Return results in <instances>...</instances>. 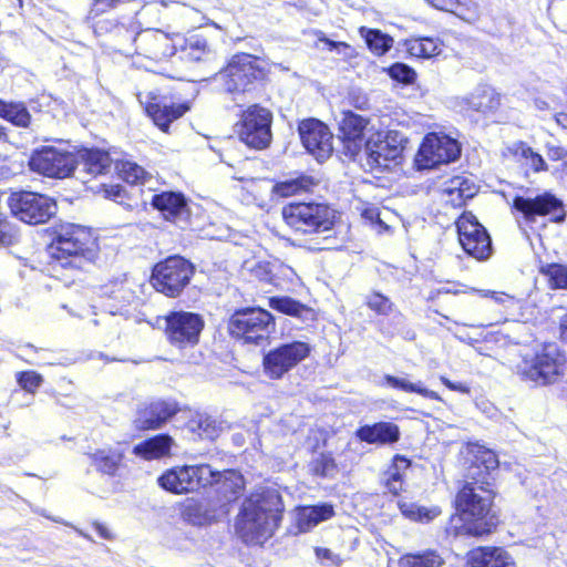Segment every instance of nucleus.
Segmentation results:
<instances>
[{"label":"nucleus","instance_id":"nucleus-1","mask_svg":"<svg viewBox=\"0 0 567 567\" xmlns=\"http://www.w3.org/2000/svg\"><path fill=\"white\" fill-rule=\"evenodd\" d=\"M284 502L276 487H265L247 497L236 520V533L246 544H262L278 528Z\"/></svg>","mask_w":567,"mask_h":567},{"label":"nucleus","instance_id":"nucleus-2","mask_svg":"<svg viewBox=\"0 0 567 567\" xmlns=\"http://www.w3.org/2000/svg\"><path fill=\"white\" fill-rule=\"evenodd\" d=\"M51 267L79 271L93 262L97 256V244L85 227L70 224L62 226L48 247Z\"/></svg>","mask_w":567,"mask_h":567},{"label":"nucleus","instance_id":"nucleus-3","mask_svg":"<svg viewBox=\"0 0 567 567\" xmlns=\"http://www.w3.org/2000/svg\"><path fill=\"white\" fill-rule=\"evenodd\" d=\"M493 492L477 482L466 483L456 496V505L465 522L464 533L473 536H482L492 532L495 527L493 517H487L493 501Z\"/></svg>","mask_w":567,"mask_h":567},{"label":"nucleus","instance_id":"nucleus-4","mask_svg":"<svg viewBox=\"0 0 567 567\" xmlns=\"http://www.w3.org/2000/svg\"><path fill=\"white\" fill-rule=\"evenodd\" d=\"M282 218L296 233L322 234L332 230L336 210L324 203L297 202L282 208Z\"/></svg>","mask_w":567,"mask_h":567},{"label":"nucleus","instance_id":"nucleus-5","mask_svg":"<svg viewBox=\"0 0 567 567\" xmlns=\"http://www.w3.org/2000/svg\"><path fill=\"white\" fill-rule=\"evenodd\" d=\"M566 362L564 353L556 343L544 344L532 357H523L516 365V372L523 379L539 385L553 383L561 373Z\"/></svg>","mask_w":567,"mask_h":567},{"label":"nucleus","instance_id":"nucleus-6","mask_svg":"<svg viewBox=\"0 0 567 567\" xmlns=\"http://www.w3.org/2000/svg\"><path fill=\"white\" fill-rule=\"evenodd\" d=\"M274 328L272 316L260 308L237 310L228 322V330L234 338L256 346L266 341Z\"/></svg>","mask_w":567,"mask_h":567},{"label":"nucleus","instance_id":"nucleus-7","mask_svg":"<svg viewBox=\"0 0 567 567\" xmlns=\"http://www.w3.org/2000/svg\"><path fill=\"white\" fill-rule=\"evenodd\" d=\"M216 474L208 464L175 466L165 471L158 478V485L174 494H186L207 487Z\"/></svg>","mask_w":567,"mask_h":567},{"label":"nucleus","instance_id":"nucleus-8","mask_svg":"<svg viewBox=\"0 0 567 567\" xmlns=\"http://www.w3.org/2000/svg\"><path fill=\"white\" fill-rule=\"evenodd\" d=\"M194 266L179 256H173L158 262L152 274L154 288L167 297L178 296L189 284Z\"/></svg>","mask_w":567,"mask_h":567},{"label":"nucleus","instance_id":"nucleus-9","mask_svg":"<svg viewBox=\"0 0 567 567\" xmlns=\"http://www.w3.org/2000/svg\"><path fill=\"white\" fill-rule=\"evenodd\" d=\"M7 203L11 214L27 224L47 223L56 213L52 198L34 192H13Z\"/></svg>","mask_w":567,"mask_h":567},{"label":"nucleus","instance_id":"nucleus-10","mask_svg":"<svg viewBox=\"0 0 567 567\" xmlns=\"http://www.w3.org/2000/svg\"><path fill=\"white\" fill-rule=\"evenodd\" d=\"M404 143L406 138L399 131L372 133L364 144L367 165L371 171L388 168L401 156Z\"/></svg>","mask_w":567,"mask_h":567},{"label":"nucleus","instance_id":"nucleus-11","mask_svg":"<svg viewBox=\"0 0 567 567\" xmlns=\"http://www.w3.org/2000/svg\"><path fill=\"white\" fill-rule=\"evenodd\" d=\"M264 76L258 59L246 53L234 55L221 73L225 90L233 94L249 92Z\"/></svg>","mask_w":567,"mask_h":567},{"label":"nucleus","instance_id":"nucleus-12","mask_svg":"<svg viewBox=\"0 0 567 567\" xmlns=\"http://www.w3.org/2000/svg\"><path fill=\"white\" fill-rule=\"evenodd\" d=\"M78 157L70 151L55 146H43L33 151L30 168L51 178H65L75 169Z\"/></svg>","mask_w":567,"mask_h":567},{"label":"nucleus","instance_id":"nucleus-13","mask_svg":"<svg viewBox=\"0 0 567 567\" xmlns=\"http://www.w3.org/2000/svg\"><path fill=\"white\" fill-rule=\"evenodd\" d=\"M311 347L303 341L280 344L264 355V373L272 380L281 379L286 373L309 357Z\"/></svg>","mask_w":567,"mask_h":567},{"label":"nucleus","instance_id":"nucleus-14","mask_svg":"<svg viewBox=\"0 0 567 567\" xmlns=\"http://www.w3.org/2000/svg\"><path fill=\"white\" fill-rule=\"evenodd\" d=\"M272 114L259 105L248 107L241 115L238 135L247 146L264 150L271 142Z\"/></svg>","mask_w":567,"mask_h":567},{"label":"nucleus","instance_id":"nucleus-15","mask_svg":"<svg viewBox=\"0 0 567 567\" xmlns=\"http://www.w3.org/2000/svg\"><path fill=\"white\" fill-rule=\"evenodd\" d=\"M460 154L461 148L455 140L446 135L431 133L424 137L415 156V164L419 169H430L454 162Z\"/></svg>","mask_w":567,"mask_h":567},{"label":"nucleus","instance_id":"nucleus-16","mask_svg":"<svg viewBox=\"0 0 567 567\" xmlns=\"http://www.w3.org/2000/svg\"><path fill=\"white\" fill-rule=\"evenodd\" d=\"M458 240L466 254L485 260L492 254V240L486 229L472 213H463L456 220Z\"/></svg>","mask_w":567,"mask_h":567},{"label":"nucleus","instance_id":"nucleus-17","mask_svg":"<svg viewBox=\"0 0 567 567\" xmlns=\"http://www.w3.org/2000/svg\"><path fill=\"white\" fill-rule=\"evenodd\" d=\"M204 320L194 312L174 311L166 317V329L171 344L182 349L197 344Z\"/></svg>","mask_w":567,"mask_h":567},{"label":"nucleus","instance_id":"nucleus-18","mask_svg":"<svg viewBox=\"0 0 567 567\" xmlns=\"http://www.w3.org/2000/svg\"><path fill=\"white\" fill-rule=\"evenodd\" d=\"M298 131L302 145L317 161L322 162L330 157L333 152V135L326 124L308 118L299 124Z\"/></svg>","mask_w":567,"mask_h":567},{"label":"nucleus","instance_id":"nucleus-19","mask_svg":"<svg viewBox=\"0 0 567 567\" xmlns=\"http://www.w3.org/2000/svg\"><path fill=\"white\" fill-rule=\"evenodd\" d=\"M513 207L522 213L527 221H534L536 216L551 215L554 221L560 223L566 215L563 202L549 193L538 195L535 198L516 196L513 200Z\"/></svg>","mask_w":567,"mask_h":567},{"label":"nucleus","instance_id":"nucleus-20","mask_svg":"<svg viewBox=\"0 0 567 567\" xmlns=\"http://www.w3.org/2000/svg\"><path fill=\"white\" fill-rule=\"evenodd\" d=\"M134 43L138 54L154 61H161L175 54L173 40L158 29L136 31Z\"/></svg>","mask_w":567,"mask_h":567},{"label":"nucleus","instance_id":"nucleus-21","mask_svg":"<svg viewBox=\"0 0 567 567\" xmlns=\"http://www.w3.org/2000/svg\"><path fill=\"white\" fill-rule=\"evenodd\" d=\"M178 411V404L174 400H155L138 409L134 425L141 431L157 430Z\"/></svg>","mask_w":567,"mask_h":567},{"label":"nucleus","instance_id":"nucleus-22","mask_svg":"<svg viewBox=\"0 0 567 567\" xmlns=\"http://www.w3.org/2000/svg\"><path fill=\"white\" fill-rule=\"evenodd\" d=\"M140 102L145 105V111L152 117L154 124L163 132H167L169 124L183 116L188 111V105L181 104H166L153 93L143 95L138 94Z\"/></svg>","mask_w":567,"mask_h":567},{"label":"nucleus","instance_id":"nucleus-23","mask_svg":"<svg viewBox=\"0 0 567 567\" xmlns=\"http://www.w3.org/2000/svg\"><path fill=\"white\" fill-rule=\"evenodd\" d=\"M151 204L161 212L166 220L179 223L186 221L189 217L187 199L182 193L162 192L155 194L152 197Z\"/></svg>","mask_w":567,"mask_h":567},{"label":"nucleus","instance_id":"nucleus-24","mask_svg":"<svg viewBox=\"0 0 567 567\" xmlns=\"http://www.w3.org/2000/svg\"><path fill=\"white\" fill-rule=\"evenodd\" d=\"M368 125V120L361 115L347 111L342 113V118L339 123V130L343 140L347 152L354 156L362 147V138Z\"/></svg>","mask_w":567,"mask_h":567},{"label":"nucleus","instance_id":"nucleus-25","mask_svg":"<svg viewBox=\"0 0 567 567\" xmlns=\"http://www.w3.org/2000/svg\"><path fill=\"white\" fill-rule=\"evenodd\" d=\"M470 567H516L513 557L502 547H477L467 555Z\"/></svg>","mask_w":567,"mask_h":567},{"label":"nucleus","instance_id":"nucleus-26","mask_svg":"<svg viewBox=\"0 0 567 567\" xmlns=\"http://www.w3.org/2000/svg\"><path fill=\"white\" fill-rule=\"evenodd\" d=\"M357 437L368 444L386 445L400 440V429L392 422H378L372 425L360 426Z\"/></svg>","mask_w":567,"mask_h":567},{"label":"nucleus","instance_id":"nucleus-27","mask_svg":"<svg viewBox=\"0 0 567 567\" xmlns=\"http://www.w3.org/2000/svg\"><path fill=\"white\" fill-rule=\"evenodd\" d=\"M175 441L168 434H157L133 446L132 453L145 461L161 460L171 455Z\"/></svg>","mask_w":567,"mask_h":567},{"label":"nucleus","instance_id":"nucleus-28","mask_svg":"<svg viewBox=\"0 0 567 567\" xmlns=\"http://www.w3.org/2000/svg\"><path fill=\"white\" fill-rule=\"evenodd\" d=\"M477 189L473 181L464 176H454L442 188L444 200L453 207H461L475 196Z\"/></svg>","mask_w":567,"mask_h":567},{"label":"nucleus","instance_id":"nucleus-29","mask_svg":"<svg viewBox=\"0 0 567 567\" xmlns=\"http://www.w3.org/2000/svg\"><path fill=\"white\" fill-rule=\"evenodd\" d=\"M81 162L76 166H81V171L92 176L107 174L112 166V158L109 153L101 150H84L81 155Z\"/></svg>","mask_w":567,"mask_h":567},{"label":"nucleus","instance_id":"nucleus-30","mask_svg":"<svg viewBox=\"0 0 567 567\" xmlns=\"http://www.w3.org/2000/svg\"><path fill=\"white\" fill-rule=\"evenodd\" d=\"M91 465L102 474L115 476L123 461V453L118 450L107 447L100 449L90 455Z\"/></svg>","mask_w":567,"mask_h":567},{"label":"nucleus","instance_id":"nucleus-31","mask_svg":"<svg viewBox=\"0 0 567 567\" xmlns=\"http://www.w3.org/2000/svg\"><path fill=\"white\" fill-rule=\"evenodd\" d=\"M135 287V284L126 277L104 287V293L117 305L116 311H111L112 315L134 301L136 298Z\"/></svg>","mask_w":567,"mask_h":567},{"label":"nucleus","instance_id":"nucleus-32","mask_svg":"<svg viewBox=\"0 0 567 567\" xmlns=\"http://www.w3.org/2000/svg\"><path fill=\"white\" fill-rule=\"evenodd\" d=\"M213 474L216 476L209 486L218 485V492L223 494L226 502L235 499L244 488V478L236 471L213 470Z\"/></svg>","mask_w":567,"mask_h":567},{"label":"nucleus","instance_id":"nucleus-33","mask_svg":"<svg viewBox=\"0 0 567 567\" xmlns=\"http://www.w3.org/2000/svg\"><path fill=\"white\" fill-rule=\"evenodd\" d=\"M333 514V507L329 504L302 507L298 513V527L300 532H308L319 523L331 518Z\"/></svg>","mask_w":567,"mask_h":567},{"label":"nucleus","instance_id":"nucleus-34","mask_svg":"<svg viewBox=\"0 0 567 567\" xmlns=\"http://www.w3.org/2000/svg\"><path fill=\"white\" fill-rule=\"evenodd\" d=\"M401 514L411 522L427 524L442 513L436 505L423 506L414 502L400 501L398 503Z\"/></svg>","mask_w":567,"mask_h":567},{"label":"nucleus","instance_id":"nucleus-35","mask_svg":"<svg viewBox=\"0 0 567 567\" xmlns=\"http://www.w3.org/2000/svg\"><path fill=\"white\" fill-rule=\"evenodd\" d=\"M470 105L477 112H493L501 105V96L494 89L483 86L472 94Z\"/></svg>","mask_w":567,"mask_h":567},{"label":"nucleus","instance_id":"nucleus-36","mask_svg":"<svg viewBox=\"0 0 567 567\" xmlns=\"http://www.w3.org/2000/svg\"><path fill=\"white\" fill-rule=\"evenodd\" d=\"M0 116L20 127H28L31 123V114L21 102L7 103L0 100Z\"/></svg>","mask_w":567,"mask_h":567},{"label":"nucleus","instance_id":"nucleus-37","mask_svg":"<svg viewBox=\"0 0 567 567\" xmlns=\"http://www.w3.org/2000/svg\"><path fill=\"white\" fill-rule=\"evenodd\" d=\"M185 522L194 526H203L209 524L214 519V515L209 512L206 504L200 502H188L182 512Z\"/></svg>","mask_w":567,"mask_h":567},{"label":"nucleus","instance_id":"nucleus-38","mask_svg":"<svg viewBox=\"0 0 567 567\" xmlns=\"http://www.w3.org/2000/svg\"><path fill=\"white\" fill-rule=\"evenodd\" d=\"M410 466V461L401 455H395L393 464L388 472L385 481L386 488L390 493L396 495L403 489V472Z\"/></svg>","mask_w":567,"mask_h":567},{"label":"nucleus","instance_id":"nucleus-39","mask_svg":"<svg viewBox=\"0 0 567 567\" xmlns=\"http://www.w3.org/2000/svg\"><path fill=\"white\" fill-rule=\"evenodd\" d=\"M189 430L203 440H214L218 436L216 420L206 414H197L188 422Z\"/></svg>","mask_w":567,"mask_h":567},{"label":"nucleus","instance_id":"nucleus-40","mask_svg":"<svg viewBox=\"0 0 567 567\" xmlns=\"http://www.w3.org/2000/svg\"><path fill=\"white\" fill-rule=\"evenodd\" d=\"M360 32L375 55H383L392 48L393 39L379 30L361 28Z\"/></svg>","mask_w":567,"mask_h":567},{"label":"nucleus","instance_id":"nucleus-41","mask_svg":"<svg viewBox=\"0 0 567 567\" xmlns=\"http://www.w3.org/2000/svg\"><path fill=\"white\" fill-rule=\"evenodd\" d=\"M309 472L319 477H333L337 474V464L330 453L313 455L308 464Z\"/></svg>","mask_w":567,"mask_h":567},{"label":"nucleus","instance_id":"nucleus-42","mask_svg":"<svg viewBox=\"0 0 567 567\" xmlns=\"http://www.w3.org/2000/svg\"><path fill=\"white\" fill-rule=\"evenodd\" d=\"M384 380L386 384L392 388L400 389L405 392L417 393L424 398L441 401L440 395L435 391L424 388L421 382L412 383L406 379L396 378L390 374H386Z\"/></svg>","mask_w":567,"mask_h":567},{"label":"nucleus","instance_id":"nucleus-43","mask_svg":"<svg viewBox=\"0 0 567 567\" xmlns=\"http://www.w3.org/2000/svg\"><path fill=\"white\" fill-rule=\"evenodd\" d=\"M408 51L416 58H432L441 52L439 43L432 38H415L406 42Z\"/></svg>","mask_w":567,"mask_h":567},{"label":"nucleus","instance_id":"nucleus-44","mask_svg":"<svg viewBox=\"0 0 567 567\" xmlns=\"http://www.w3.org/2000/svg\"><path fill=\"white\" fill-rule=\"evenodd\" d=\"M443 564V559L435 551L409 554L400 560V567H442Z\"/></svg>","mask_w":567,"mask_h":567},{"label":"nucleus","instance_id":"nucleus-45","mask_svg":"<svg viewBox=\"0 0 567 567\" xmlns=\"http://www.w3.org/2000/svg\"><path fill=\"white\" fill-rule=\"evenodd\" d=\"M183 50L186 53L187 59L192 61H200L208 53V45L205 38L194 34L185 40Z\"/></svg>","mask_w":567,"mask_h":567},{"label":"nucleus","instance_id":"nucleus-46","mask_svg":"<svg viewBox=\"0 0 567 567\" xmlns=\"http://www.w3.org/2000/svg\"><path fill=\"white\" fill-rule=\"evenodd\" d=\"M542 274L548 277L553 289H567V266L549 264L542 268Z\"/></svg>","mask_w":567,"mask_h":567},{"label":"nucleus","instance_id":"nucleus-47","mask_svg":"<svg viewBox=\"0 0 567 567\" xmlns=\"http://www.w3.org/2000/svg\"><path fill=\"white\" fill-rule=\"evenodd\" d=\"M310 185L308 177L288 179L274 186V192L281 197L292 196L300 190H306Z\"/></svg>","mask_w":567,"mask_h":567},{"label":"nucleus","instance_id":"nucleus-48","mask_svg":"<svg viewBox=\"0 0 567 567\" xmlns=\"http://www.w3.org/2000/svg\"><path fill=\"white\" fill-rule=\"evenodd\" d=\"M270 306L282 313L295 317H301L308 310L303 305L289 297L272 298Z\"/></svg>","mask_w":567,"mask_h":567},{"label":"nucleus","instance_id":"nucleus-49","mask_svg":"<svg viewBox=\"0 0 567 567\" xmlns=\"http://www.w3.org/2000/svg\"><path fill=\"white\" fill-rule=\"evenodd\" d=\"M449 11L455 12L467 22H475L480 18V6L473 0H456L455 7Z\"/></svg>","mask_w":567,"mask_h":567},{"label":"nucleus","instance_id":"nucleus-50","mask_svg":"<svg viewBox=\"0 0 567 567\" xmlns=\"http://www.w3.org/2000/svg\"><path fill=\"white\" fill-rule=\"evenodd\" d=\"M517 153L524 159L526 166L530 167L534 172H542L547 169V165L543 156L533 151L532 147L522 144Z\"/></svg>","mask_w":567,"mask_h":567},{"label":"nucleus","instance_id":"nucleus-51","mask_svg":"<svg viewBox=\"0 0 567 567\" xmlns=\"http://www.w3.org/2000/svg\"><path fill=\"white\" fill-rule=\"evenodd\" d=\"M120 175L128 184L144 183L146 172L140 165L132 162H123L118 167Z\"/></svg>","mask_w":567,"mask_h":567},{"label":"nucleus","instance_id":"nucleus-52","mask_svg":"<svg viewBox=\"0 0 567 567\" xmlns=\"http://www.w3.org/2000/svg\"><path fill=\"white\" fill-rule=\"evenodd\" d=\"M367 306L381 316H389L394 308L393 302L379 292H372L365 298Z\"/></svg>","mask_w":567,"mask_h":567},{"label":"nucleus","instance_id":"nucleus-53","mask_svg":"<svg viewBox=\"0 0 567 567\" xmlns=\"http://www.w3.org/2000/svg\"><path fill=\"white\" fill-rule=\"evenodd\" d=\"M389 74L393 80L405 84H412L416 78L415 71L403 63H394L389 69Z\"/></svg>","mask_w":567,"mask_h":567},{"label":"nucleus","instance_id":"nucleus-54","mask_svg":"<svg viewBox=\"0 0 567 567\" xmlns=\"http://www.w3.org/2000/svg\"><path fill=\"white\" fill-rule=\"evenodd\" d=\"M19 385L28 391L34 392L42 383V377L34 371H25L17 374Z\"/></svg>","mask_w":567,"mask_h":567},{"label":"nucleus","instance_id":"nucleus-55","mask_svg":"<svg viewBox=\"0 0 567 567\" xmlns=\"http://www.w3.org/2000/svg\"><path fill=\"white\" fill-rule=\"evenodd\" d=\"M123 0H92L89 18L94 19L112 9H114Z\"/></svg>","mask_w":567,"mask_h":567},{"label":"nucleus","instance_id":"nucleus-56","mask_svg":"<svg viewBox=\"0 0 567 567\" xmlns=\"http://www.w3.org/2000/svg\"><path fill=\"white\" fill-rule=\"evenodd\" d=\"M16 233L13 226L4 218H0V245L9 246L14 239Z\"/></svg>","mask_w":567,"mask_h":567},{"label":"nucleus","instance_id":"nucleus-57","mask_svg":"<svg viewBox=\"0 0 567 567\" xmlns=\"http://www.w3.org/2000/svg\"><path fill=\"white\" fill-rule=\"evenodd\" d=\"M547 156L551 161H564L567 158V148L558 142L546 143Z\"/></svg>","mask_w":567,"mask_h":567},{"label":"nucleus","instance_id":"nucleus-58","mask_svg":"<svg viewBox=\"0 0 567 567\" xmlns=\"http://www.w3.org/2000/svg\"><path fill=\"white\" fill-rule=\"evenodd\" d=\"M487 471L495 470L498 466V460L494 452L484 451L478 458Z\"/></svg>","mask_w":567,"mask_h":567},{"label":"nucleus","instance_id":"nucleus-59","mask_svg":"<svg viewBox=\"0 0 567 567\" xmlns=\"http://www.w3.org/2000/svg\"><path fill=\"white\" fill-rule=\"evenodd\" d=\"M316 555L319 559H326L331 561V565L339 566L341 564V559L338 555L333 554L328 548H316Z\"/></svg>","mask_w":567,"mask_h":567},{"label":"nucleus","instance_id":"nucleus-60","mask_svg":"<svg viewBox=\"0 0 567 567\" xmlns=\"http://www.w3.org/2000/svg\"><path fill=\"white\" fill-rule=\"evenodd\" d=\"M365 219H369L371 223H375L380 226L381 229L386 230L388 225L381 219L380 213L375 208L365 209L362 214Z\"/></svg>","mask_w":567,"mask_h":567},{"label":"nucleus","instance_id":"nucleus-61","mask_svg":"<svg viewBox=\"0 0 567 567\" xmlns=\"http://www.w3.org/2000/svg\"><path fill=\"white\" fill-rule=\"evenodd\" d=\"M105 197L111 198L113 200H118L123 198L124 189L120 185H111L104 188Z\"/></svg>","mask_w":567,"mask_h":567},{"label":"nucleus","instance_id":"nucleus-62","mask_svg":"<svg viewBox=\"0 0 567 567\" xmlns=\"http://www.w3.org/2000/svg\"><path fill=\"white\" fill-rule=\"evenodd\" d=\"M484 296L492 297L493 300L497 303H506V302L513 303L514 302V297H512L507 293H504V292L486 291L484 293Z\"/></svg>","mask_w":567,"mask_h":567},{"label":"nucleus","instance_id":"nucleus-63","mask_svg":"<svg viewBox=\"0 0 567 567\" xmlns=\"http://www.w3.org/2000/svg\"><path fill=\"white\" fill-rule=\"evenodd\" d=\"M440 379H441L442 383L445 386H447L450 390L458 391V392H462V393H468V391H470L468 388L465 384L454 383V382L450 381L445 377H441Z\"/></svg>","mask_w":567,"mask_h":567},{"label":"nucleus","instance_id":"nucleus-64","mask_svg":"<svg viewBox=\"0 0 567 567\" xmlns=\"http://www.w3.org/2000/svg\"><path fill=\"white\" fill-rule=\"evenodd\" d=\"M433 7L440 10H450L455 7L456 0H426Z\"/></svg>","mask_w":567,"mask_h":567}]
</instances>
